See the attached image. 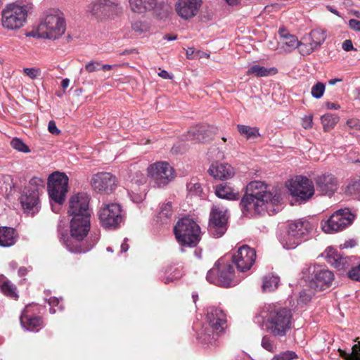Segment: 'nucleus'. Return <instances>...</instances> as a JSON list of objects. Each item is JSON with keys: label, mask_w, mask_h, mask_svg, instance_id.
<instances>
[{"label": "nucleus", "mask_w": 360, "mask_h": 360, "mask_svg": "<svg viewBox=\"0 0 360 360\" xmlns=\"http://www.w3.org/2000/svg\"><path fill=\"white\" fill-rule=\"evenodd\" d=\"M356 245V243L354 240H349L348 241H346L344 244V248H353Z\"/></svg>", "instance_id": "nucleus-61"}, {"label": "nucleus", "mask_w": 360, "mask_h": 360, "mask_svg": "<svg viewBox=\"0 0 360 360\" xmlns=\"http://www.w3.org/2000/svg\"><path fill=\"white\" fill-rule=\"evenodd\" d=\"M100 222L105 229H115L124 220V213L117 203H103L98 212Z\"/></svg>", "instance_id": "nucleus-10"}, {"label": "nucleus", "mask_w": 360, "mask_h": 360, "mask_svg": "<svg viewBox=\"0 0 360 360\" xmlns=\"http://www.w3.org/2000/svg\"><path fill=\"white\" fill-rule=\"evenodd\" d=\"M48 129L51 134L54 135H58L60 133V131L57 128L56 122L53 120L49 121Z\"/></svg>", "instance_id": "nucleus-54"}, {"label": "nucleus", "mask_w": 360, "mask_h": 360, "mask_svg": "<svg viewBox=\"0 0 360 360\" xmlns=\"http://www.w3.org/2000/svg\"><path fill=\"white\" fill-rule=\"evenodd\" d=\"M221 333H216L209 325L203 326L198 335V341L202 345H213Z\"/></svg>", "instance_id": "nucleus-29"}, {"label": "nucleus", "mask_w": 360, "mask_h": 360, "mask_svg": "<svg viewBox=\"0 0 360 360\" xmlns=\"http://www.w3.org/2000/svg\"><path fill=\"white\" fill-rule=\"evenodd\" d=\"M317 191L325 195L331 196L338 190V179L332 174L325 173L315 179Z\"/></svg>", "instance_id": "nucleus-20"}, {"label": "nucleus", "mask_w": 360, "mask_h": 360, "mask_svg": "<svg viewBox=\"0 0 360 360\" xmlns=\"http://www.w3.org/2000/svg\"><path fill=\"white\" fill-rule=\"evenodd\" d=\"M347 276L352 281L360 282V263L348 271Z\"/></svg>", "instance_id": "nucleus-47"}, {"label": "nucleus", "mask_w": 360, "mask_h": 360, "mask_svg": "<svg viewBox=\"0 0 360 360\" xmlns=\"http://www.w3.org/2000/svg\"><path fill=\"white\" fill-rule=\"evenodd\" d=\"M85 70L88 72H93L101 70V63L98 62L91 61L85 65Z\"/></svg>", "instance_id": "nucleus-52"}, {"label": "nucleus", "mask_w": 360, "mask_h": 360, "mask_svg": "<svg viewBox=\"0 0 360 360\" xmlns=\"http://www.w3.org/2000/svg\"><path fill=\"white\" fill-rule=\"evenodd\" d=\"M206 278L209 283L224 288L236 285L240 281L228 255L219 258L215 262L214 266L207 272Z\"/></svg>", "instance_id": "nucleus-3"}, {"label": "nucleus", "mask_w": 360, "mask_h": 360, "mask_svg": "<svg viewBox=\"0 0 360 360\" xmlns=\"http://www.w3.org/2000/svg\"><path fill=\"white\" fill-rule=\"evenodd\" d=\"M199 54L200 53V51H197L195 52V49L193 48H188V49L186 50V58L188 59H194L195 58V54Z\"/></svg>", "instance_id": "nucleus-58"}, {"label": "nucleus", "mask_w": 360, "mask_h": 360, "mask_svg": "<svg viewBox=\"0 0 360 360\" xmlns=\"http://www.w3.org/2000/svg\"><path fill=\"white\" fill-rule=\"evenodd\" d=\"M321 124L325 131H329L333 129L339 122V117L334 114H326L321 117Z\"/></svg>", "instance_id": "nucleus-38"}, {"label": "nucleus", "mask_w": 360, "mask_h": 360, "mask_svg": "<svg viewBox=\"0 0 360 360\" xmlns=\"http://www.w3.org/2000/svg\"><path fill=\"white\" fill-rule=\"evenodd\" d=\"M228 258H231V264H235L239 271L245 272L250 269L255 262V249H238L236 254L228 255Z\"/></svg>", "instance_id": "nucleus-19"}, {"label": "nucleus", "mask_w": 360, "mask_h": 360, "mask_svg": "<svg viewBox=\"0 0 360 360\" xmlns=\"http://www.w3.org/2000/svg\"><path fill=\"white\" fill-rule=\"evenodd\" d=\"M283 43L290 49L297 48L300 41L295 35L287 34L283 36Z\"/></svg>", "instance_id": "nucleus-44"}, {"label": "nucleus", "mask_w": 360, "mask_h": 360, "mask_svg": "<svg viewBox=\"0 0 360 360\" xmlns=\"http://www.w3.org/2000/svg\"><path fill=\"white\" fill-rule=\"evenodd\" d=\"M326 34L320 30H314L310 32L309 37H305L304 40L309 39L314 45V47L318 49L325 41Z\"/></svg>", "instance_id": "nucleus-36"}, {"label": "nucleus", "mask_w": 360, "mask_h": 360, "mask_svg": "<svg viewBox=\"0 0 360 360\" xmlns=\"http://www.w3.org/2000/svg\"><path fill=\"white\" fill-rule=\"evenodd\" d=\"M310 277L308 285L314 292L323 291L330 288L335 280L333 272L326 266L315 264L309 268Z\"/></svg>", "instance_id": "nucleus-9"}, {"label": "nucleus", "mask_w": 360, "mask_h": 360, "mask_svg": "<svg viewBox=\"0 0 360 360\" xmlns=\"http://www.w3.org/2000/svg\"><path fill=\"white\" fill-rule=\"evenodd\" d=\"M338 352L344 360H360V342L352 346L351 353H347L342 349H338Z\"/></svg>", "instance_id": "nucleus-37"}, {"label": "nucleus", "mask_w": 360, "mask_h": 360, "mask_svg": "<svg viewBox=\"0 0 360 360\" xmlns=\"http://www.w3.org/2000/svg\"><path fill=\"white\" fill-rule=\"evenodd\" d=\"M201 0H180L176 6L178 15L188 20L197 15Z\"/></svg>", "instance_id": "nucleus-23"}, {"label": "nucleus", "mask_w": 360, "mask_h": 360, "mask_svg": "<svg viewBox=\"0 0 360 360\" xmlns=\"http://www.w3.org/2000/svg\"><path fill=\"white\" fill-rule=\"evenodd\" d=\"M280 278L274 275H267L263 278L262 288L264 291H274L279 284Z\"/></svg>", "instance_id": "nucleus-39"}, {"label": "nucleus", "mask_w": 360, "mask_h": 360, "mask_svg": "<svg viewBox=\"0 0 360 360\" xmlns=\"http://www.w3.org/2000/svg\"><path fill=\"white\" fill-rule=\"evenodd\" d=\"M313 228V225L307 220L290 223L288 230L280 233V243L283 247L297 248L302 242L309 239L308 234Z\"/></svg>", "instance_id": "nucleus-4"}, {"label": "nucleus", "mask_w": 360, "mask_h": 360, "mask_svg": "<svg viewBox=\"0 0 360 360\" xmlns=\"http://www.w3.org/2000/svg\"><path fill=\"white\" fill-rule=\"evenodd\" d=\"M226 319L224 312L219 308L210 307L207 310L206 324L216 333H222L226 327Z\"/></svg>", "instance_id": "nucleus-21"}, {"label": "nucleus", "mask_w": 360, "mask_h": 360, "mask_svg": "<svg viewBox=\"0 0 360 360\" xmlns=\"http://www.w3.org/2000/svg\"><path fill=\"white\" fill-rule=\"evenodd\" d=\"M278 70L276 68H266L258 65L251 66L247 71V75H255L256 77H262L276 75Z\"/></svg>", "instance_id": "nucleus-33"}, {"label": "nucleus", "mask_w": 360, "mask_h": 360, "mask_svg": "<svg viewBox=\"0 0 360 360\" xmlns=\"http://www.w3.org/2000/svg\"><path fill=\"white\" fill-rule=\"evenodd\" d=\"M342 47L346 51H349L354 49L352 42L350 39L345 40L342 43Z\"/></svg>", "instance_id": "nucleus-57"}, {"label": "nucleus", "mask_w": 360, "mask_h": 360, "mask_svg": "<svg viewBox=\"0 0 360 360\" xmlns=\"http://www.w3.org/2000/svg\"><path fill=\"white\" fill-rule=\"evenodd\" d=\"M269 202L266 201V198L265 200L259 199V197L253 196L245 193L240 200V205L244 215L253 217L260 214L267 210Z\"/></svg>", "instance_id": "nucleus-17"}, {"label": "nucleus", "mask_w": 360, "mask_h": 360, "mask_svg": "<svg viewBox=\"0 0 360 360\" xmlns=\"http://www.w3.org/2000/svg\"><path fill=\"white\" fill-rule=\"evenodd\" d=\"M235 360H249V356L244 352H240L236 356Z\"/></svg>", "instance_id": "nucleus-60"}, {"label": "nucleus", "mask_w": 360, "mask_h": 360, "mask_svg": "<svg viewBox=\"0 0 360 360\" xmlns=\"http://www.w3.org/2000/svg\"><path fill=\"white\" fill-rule=\"evenodd\" d=\"M354 218L355 215L349 208L340 209L335 212L327 220L322 221L321 227L326 233L337 232L351 225Z\"/></svg>", "instance_id": "nucleus-12"}, {"label": "nucleus", "mask_w": 360, "mask_h": 360, "mask_svg": "<svg viewBox=\"0 0 360 360\" xmlns=\"http://www.w3.org/2000/svg\"><path fill=\"white\" fill-rule=\"evenodd\" d=\"M87 11L95 18L103 20L117 15L121 13V8L110 0H96L88 5Z\"/></svg>", "instance_id": "nucleus-14"}, {"label": "nucleus", "mask_w": 360, "mask_h": 360, "mask_svg": "<svg viewBox=\"0 0 360 360\" xmlns=\"http://www.w3.org/2000/svg\"><path fill=\"white\" fill-rule=\"evenodd\" d=\"M184 274L183 269L182 268H176L173 271V274L172 277H168L166 278L165 283H167L169 281H172L173 280H178Z\"/></svg>", "instance_id": "nucleus-51"}, {"label": "nucleus", "mask_w": 360, "mask_h": 360, "mask_svg": "<svg viewBox=\"0 0 360 360\" xmlns=\"http://www.w3.org/2000/svg\"><path fill=\"white\" fill-rule=\"evenodd\" d=\"M158 75L163 79H172V76L169 75V73L166 70H161Z\"/></svg>", "instance_id": "nucleus-63"}, {"label": "nucleus", "mask_w": 360, "mask_h": 360, "mask_svg": "<svg viewBox=\"0 0 360 360\" xmlns=\"http://www.w3.org/2000/svg\"><path fill=\"white\" fill-rule=\"evenodd\" d=\"M292 319L290 309L274 305L269 307L264 323L269 333L275 337H283L290 330Z\"/></svg>", "instance_id": "nucleus-2"}, {"label": "nucleus", "mask_w": 360, "mask_h": 360, "mask_svg": "<svg viewBox=\"0 0 360 360\" xmlns=\"http://www.w3.org/2000/svg\"><path fill=\"white\" fill-rule=\"evenodd\" d=\"M347 127L351 129L360 131V120L356 118L349 119L347 121Z\"/></svg>", "instance_id": "nucleus-53"}, {"label": "nucleus", "mask_w": 360, "mask_h": 360, "mask_svg": "<svg viewBox=\"0 0 360 360\" xmlns=\"http://www.w3.org/2000/svg\"><path fill=\"white\" fill-rule=\"evenodd\" d=\"M28 307H26L25 311L22 313L20 320L22 326L29 330H38L39 327H40L43 323V319L41 316H29L27 315Z\"/></svg>", "instance_id": "nucleus-28"}, {"label": "nucleus", "mask_w": 360, "mask_h": 360, "mask_svg": "<svg viewBox=\"0 0 360 360\" xmlns=\"http://www.w3.org/2000/svg\"><path fill=\"white\" fill-rule=\"evenodd\" d=\"M174 232L177 241L181 245L195 246L200 240L199 226L188 218L179 220L174 228Z\"/></svg>", "instance_id": "nucleus-5"}, {"label": "nucleus", "mask_w": 360, "mask_h": 360, "mask_svg": "<svg viewBox=\"0 0 360 360\" xmlns=\"http://www.w3.org/2000/svg\"><path fill=\"white\" fill-rule=\"evenodd\" d=\"M24 73L32 79H36L40 75V70L37 68H24Z\"/></svg>", "instance_id": "nucleus-50"}, {"label": "nucleus", "mask_w": 360, "mask_h": 360, "mask_svg": "<svg viewBox=\"0 0 360 360\" xmlns=\"http://www.w3.org/2000/svg\"><path fill=\"white\" fill-rule=\"evenodd\" d=\"M349 27L350 29L360 32V21L356 19L349 20Z\"/></svg>", "instance_id": "nucleus-55"}, {"label": "nucleus", "mask_w": 360, "mask_h": 360, "mask_svg": "<svg viewBox=\"0 0 360 360\" xmlns=\"http://www.w3.org/2000/svg\"><path fill=\"white\" fill-rule=\"evenodd\" d=\"M89 196L84 193L72 195L69 201L68 213L70 221L71 237L79 241L86 237L90 230L91 211Z\"/></svg>", "instance_id": "nucleus-1"}, {"label": "nucleus", "mask_w": 360, "mask_h": 360, "mask_svg": "<svg viewBox=\"0 0 360 360\" xmlns=\"http://www.w3.org/2000/svg\"><path fill=\"white\" fill-rule=\"evenodd\" d=\"M1 292L6 296L16 300L18 295L16 292V287L9 281H5L1 285Z\"/></svg>", "instance_id": "nucleus-40"}, {"label": "nucleus", "mask_w": 360, "mask_h": 360, "mask_svg": "<svg viewBox=\"0 0 360 360\" xmlns=\"http://www.w3.org/2000/svg\"><path fill=\"white\" fill-rule=\"evenodd\" d=\"M237 129L239 133L247 139H255L260 136L259 128L257 127L238 124Z\"/></svg>", "instance_id": "nucleus-35"}, {"label": "nucleus", "mask_w": 360, "mask_h": 360, "mask_svg": "<svg viewBox=\"0 0 360 360\" xmlns=\"http://www.w3.org/2000/svg\"><path fill=\"white\" fill-rule=\"evenodd\" d=\"M11 146L14 149L22 152V153H29L30 151L29 147L20 139L14 138L11 141Z\"/></svg>", "instance_id": "nucleus-43"}, {"label": "nucleus", "mask_w": 360, "mask_h": 360, "mask_svg": "<svg viewBox=\"0 0 360 360\" xmlns=\"http://www.w3.org/2000/svg\"><path fill=\"white\" fill-rule=\"evenodd\" d=\"M187 190L191 195H200L202 191L200 184L196 179H191V181L186 185Z\"/></svg>", "instance_id": "nucleus-42"}, {"label": "nucleus", "mask_w": 360, "mask_h": 360, "mask_svg": "<svg viewBox=\"0 0 360 360\" xmlns=\"http://www.w3.org/2000/svg\"><path fill=\"white\" fill-rule=\"evenodd\" d=\"M70 84V79L68 78L63 79L61 82V86L63 89H65L68 87Z\"/></svg>", "instance_id": "nucleus-64"}, {"label": "nucleus", "mask_w": 360, "mask_h": 360, "mask_svg": "<svg viewBox=\"0 0 360 360\" xmlns=\"http://www.w3.org/2000/svg\"><path fill=\"white\" fill-rule=\"evenodd\" d=\"M262 346L263 348L271 352H274L276 349V347L274 342L267 336L263 337L262 340Z\"/></svg>", "instance_id": "nucleus-48"}, {"label": "nucleus", "mask_w": 360, "mask_h": 360, "mask_svg": "<svg viewBox=\"0 0 360 360\" xmlns=\"http://www.w3.org/2000/svg\"><path fill=\"white\" fill-rule=\"evenodd\" d=\"M129 2L131 11L138 13L151 11L157 5V0H129Z\"/></svg>", "instance_id": "nucleus-30"}, {"label": "nucleus", "mask_w": 360, "mask_h": 360, "mask_svg": "<svg viewBox=\"0 0 360 360\" xmlns=\"http://www.w3.org/2000/svg\"><path fill=\"white\" fill-rule=\"evenodd\" d=\"M44 187V180L39 177L32 178L25 187L20 201L27 212H38L39 207V191Z\"/></svg>", "instance_id": "nucleus-7"}, {"label": "nucleus", "mask_w": 360, "mask_h": 360, "mask_svg": "<svg viewBox=\"0 0 360 360\" xmlns=\"http://www.w3.org/2000/svg\"><path fill=\"white\" fill-rule=\"evenodd\" d=\"M118 180L110 172H101L93 175L91 186L94 191L101 194H110L117 187Z\"/></svg>", "instance_id": "nucleus-15"}, {"label": "nucleus", "mask_w": 360, "mask_h": 360, "mask_svg": "<svg viewBox=\"0 0 360 360\" xmlns=\"http://www.w3.org/2000/svg\"><path fill=\"white\" fill-rule=\"evenodd\" d=\"M297 354L292 351H287L277 356H275L271 360H292L296 359Z\"/></svg>", "instance_id": "nucleus-49"}, {"label": "nucleus", "mask_w": 360, "mask_h": 360, "mask_svg": "<svg viewBox=\"0 0 360 360\" xmlns=\"http://www.w3.org/2000/svg\"><path fill=\"white\" fill-rule=\"evenodd\" d=\"M326 262L338 269H347L351 264V259L338 250V249H329L326 256Z\"/></svg>", "instance_id": "nucleus-25"}, {"label": "nucleus", "mask_w": 360, "mask_h": 360, "mask_svg": "<svg viewBox=\"0 0 360 360\" xmlns=\"http://www.w3.org/2000/svg\"><path fill=\"white\" fill-rule=\"evenodd\" d=\"M65 22L58 12L47 14L38 26V32L41 37L56 39L64 34Z\"/></svg>", "instance_id": "nucleus-8"}, {"label": "nucleus", "mask_w": 360, "mask_h": 360, "mask_svg": "<svg viewBox=\"0 0 360 360\" xmlns=\"http://www.w3.org/2000/svg\"><path fill=\"white\" fill-rule=\"evenodd\" d=\"M173 216L172 205L170 202L162 204L155 217V221L162 224H167L172 221Z\"/></svg>", "instance_id": "nucleus-32"}, {"label": "nucleus", "mask_w": 360, "mask_h": 360, "mask_svg": "<svg viewBox=\"0 0 360 360\" xmlns=\"http://www.w3.org/2000/svg\"><path fill=\"white\" fill-rule=\"evenodd\" d=\"M246 193L253 196L259 197V199H266L271 203H275L278 198L274 195L268 191V186L260 181H254L249 183L246 186Z\"/></svg>", "instance_id": "nucleus-22"}, {"label": "nucleus", "mask_w": 360, "mask_h": 360, "mask_svg": "<svg viewBox=\"0 0 360 360\" xmlns=\"http://www.w3.org/2000/svg\"><path fill=\"white\" fill-rule=\"evenodd\" d=\"M302 127L304 129H309L312 127V117H306L302 120Z\"/></svg>", "instance_id": "nucleus-56"}, {"label": "nucleus", "mask_w": 360, "mask_h": 360, "mask_svg": "<svg viewBox=\"0 0 360 360\" xmlns=\"http://www.w3.org/2000/svg\"><path fill=\"white\" fill-rule=\"evenodd\" d=\"M29 271L30 269L28 268L22 266L18 269V274L20 276H24L27 274Z\"/></svg>", "instance_id": "nucleus-62"}, {"label": "nucleus", "mask_w": 360, "mask_h": 360, "mask_svg": "<svg viewBox=\"0 0 360 360\" xmlns=\"http://www.w3.org/2000/svg\"><path fill=\"white\" fill-rule=\"evenodd\" d=\"M215 193L220 198L228 200H237L239 198V193L235 192L228 183H221L217 186Z\"/></svg>", "instance_id": "nucleus-31"}, {"label": "nucleus", "mask_w": 360, "mask_h": 360, "mask_svg": "<svg viewBox=\"0 0 360 360\" xmlns=\"http://www.w3.org/2000/svg\"><path fill=\"white\" fill-rule=\"evenodd\" d=\"M289 191L296 200L306 201L314 194L313 182L307 177L298 176L290 182Z\"/></svg>", "instance_id": "nucleus-16"}, {"label": "nucleus", "mask_w": 360, "mask_h": 360, "mask_svg": "<svg viewBox=\"0 0 360 360\" xmlns=\"http://www.w3.org/2000/svg\"><path fill=\"white\" fill-rule=\"evenodd\" d=\"M209 174L215 179H224L233 175V167L228 164L214 162L208 169Z\"/></svg>", "instance_id": "nucleus-26"}, {"label": "nucleus", "mask_w": 360, "mask_h": 360, "mask_svg": "<svg viewBox=\"0 0 360 360\" xmlns=\"http://www.w3.org/2000/svg\"><path fill=\"white\" fill-rule=\"evenodd\" d=\"M214 134L213 127L207 124H200L191 127L187 134L188 141L196 142L207 141Z\"/></svg>", "instance_id": "nucleus-24"}, {"label": "nucleus", "mask_w": 360, "mask_h": 360, "mask_svg": "<svg viewBox=\"0 0 360 360\" xmlns=\"http://www.w3.org/2000/svg\"><path fill=\"white\" fill-rule=\"evenodd\" d=\"M27 17V10L22 6L9 5L2 11V25L11 30L20 29L25 23Z\"/></svg>", "instance_id": "nucleus-13"}, {"label": "nucleus", "mask_w": 360, "mask_h": 360, "mask_svg": "<svg viewBox=\"0 0 360 360\" xmlns=\"http://www.w3.org/2000/svg\"><path fill=\"white\" fill-rule=\"evenodd\" d=\"M129 179L131 182L138 185L144 184L147 180L146 175L138 168V166L136 165H131L129 168Z\"/></svg>", "instance_id": "nucleus-34"}, {"label": "nucleus", "mask_w": 360, "mask_h": 360, "mask_svg": "<svg viewBox=\"0 0 360 360\" xmlns=\"http://www.w3.org/2000/svg\"><path fill=\"white\" fill-rule=\"evenodd\" d=\"M49 304L51 306L50 313L55 314L57 311H61L63 307L60 304V300L55 297H51L48 300Z\"/></svg>", "instance_id": "nucleus-46"}, {"label": "nucleus", "mask_w": 360, "mask_h": 360, "mask_svg": "<svg viewBox=\"0 0 360 360\" xmlns=\"http://www.w3.org/2000/svg\"><path fill=\"white\" fill-rule=\"evenodd\" d=\"M325 91V85L322 82H317L311 88V95L316 98H320Z\"/></svg>", "instance_id": "nucleus-45"}, {"label": "nucleus", "mask_w": 360, "mask_h": 360, "mask_svg": "<svg viewBox=\"0 0 360 360\" xmlns=\"http://www.w3.org/2000/svg\"><path fill=\"white\" fill-rule=\"evenodd\" d=\"M19 238L16 230L11 227H0V245L9 247L14 245Z\"/></svg>", "instance_id": "nucleus-27"}, {"label": "nucleus", "mask_w": 360, "mask_h": 360, "mask_svg": "<svg viewBox=\"0 0 360 360\" xmlns=\"http://www.w3.org/2000/svg\"><path fill=\"white\" fill-rule=\"evenodd\" d=\"M326 106L328 109H334V110H338L340 108V106L337 104V103H331V102H326Z\"/></svg>", "instance_id": "nucleus-59"}, {"label": "nucleus", "mask_w": 360, "mask_h": 360, "mask_svg": "<svg viewBox=\"0 0 360 360\" xmlns=\"http://www.w3.org/2000/svg\"><path fill=\"white\" fill-rule=\"evenodd\" d=\"M147 176L153 187L163 188L174 179L175 173L168 162L160 161L148 165Z\"/></svg>", "instance_id": "nucleus-6"}, {"label": "nucleus", "mask_w": 360, "mask_h": 360, "mask_svg": "<svg viewBox=\"0 0 360 360\" xmlns=\"http://www.w3.org/2000/svg\"><path fill=\"white\" fill-rule=\"evenodd\" d=\"M68 177L59 172L49 175L47 183L49 198L55 202L61 205L64 202L68 193Z\"/></svg>", "instance_id": "nucleus-11"}, {"label": "nucleus", "mask_w": 360, "mask_h": 360, "mask_svg": "<svg viewBox=\"0 0 360 360\" xmlns=\"http://www.w3.org/2000/svg\"><path fill=\"white\" fill-rule=\"evenodd\" d=\"M297 48L299 49L300 53L304 56L309 55L315 49H316V47H314V45L311 43V41H309V39L304 40V39L302 41H300V44L298 45Z\"/></svg>", "instance_id": "nucleus-41"}, {"label": "nucleus", "mask_w": 360, "mask_h": 360, "mask_svg": "<svg viewBox=\"0 0 360 360\" xmlns=\"http://www.w3.org/2000/svg\"><path fill=\"white\" fill-rule=\"evenodd\" d=\"M228 217L226 211L219 207L212 209L210 216L208 230L214 238L223 236L227 230Z\"/></svg>", "instance_id": "nucleus-18"}]
</instances>
